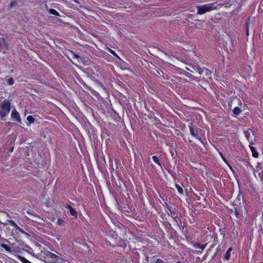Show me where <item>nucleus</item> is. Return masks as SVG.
Wrapping results in <instances>:
<instances>
[{
	"instance_id": "f257e3e1",
	"label": "nucleus",
	"mask_w": 263,
	"mask_h": 263,
	"mask_svg": "<svg viewBox=\"0 0 263 263\" xmlns=\"http://www.w3.org/2000/svg\"><path fill=\"white\" fill-rule=\"evenodd\" d=\"M189 128L190 134L195 139L199 140L204 146V147H206V145H208V143L206 142H204L202 139L201 136L202 130L198 127L196 125H193L192 122H190L189 123Z\"/></svg>"
},
{
	"instance_id": "f03ea898",
	"label": "nucleus",
	"mask_w": 263,
	"mask_h": 263,
	"mask_svg": "<svg viewBox=\"0 0 263 263\" xmlns=\"http://www.w3.org/2000/svg\"><path fill=\"white\" fill-rule=\"evenodd\" d=\"M11 110L10 102L7 100L3 101L0 104V117L2 120L6 117Z\"/></svg>"
},
{
	"instance_id": "7ed1b4c3",
	"label": "nucleus",
	"mask_w": 263,
	"mask_h": 263,
	"mask_svg": "<svg viewBox=\"0 0 263 263\" xmlns=\"http://www.w3.org/2000/svg\"><path fill=\"white\" fill-rule=\"evenodd\" d=\"M214 5L215 3H213L197 6V9L198 14H203L207 12L217 9V7L214 6Z\"/></svg>"
},
{
	"instance_id": "20e7f679",
	"label": "nucleus",
	"mask_w": 263,
	"mask_h": 263,
	"mask_svg": "<svg viewBox=\"0 0 263 263\" xmlns=\"http://www.w3.org/2000/svg\"><path fill=\"white\" fill-rule=\"evenodd\" d=\"M46 259L49 263H58L59 257L55 254L50 252H48L46 254Z\"/></svg>"
},
{
	"instance_id": "39448f33",
	"label": "nucleus",
	"mask_w": 263,
	"mask_h": 263,
	"mask_svg": "<svg viewBox=\"0 0 263 263\" xmlns=\"http://www.w3.org/2000/svg\"><path fill=\"white\" fill-rule=\"evenodd\" d=\"M11 116L12 118V119L17 123L19 124L22 123V120L20 114L15 109H14L11 111Z\"/></svg>"
},
{
	"instance_id": "423d86ee",
	"label": "nucleus",
	"mask_w": 263,
	"mask_h": 263,
	"mask_svg": "<svg viewBox=\"0 0 263 263\" xmlns=\"http://www.w3.org/2000/svg\"><path fill=\"white\" fill-rule=\"evenodd\" d=\"M66 209H68L70 212V214L73 216H74L76 218H77L78 216V213L74 209H73L72 206L70 204H66V205L65 206Z\"/></svg>"
},
{
	"instance_id": "0eeeda50",
	"label": "nucleus",
	"mask_w": 263,
	"mask_h": 263,
	"mask_svg": "<svg viewBox=\"0 0 263 263\" xmlns=\"http://www.w3.org/2000/svg\"><path fill=\"white\" fill-rule=\"evenodd\" d=\"M206 245H207V243L200 244V243L196 242V243H194L193 247L195 248L200 249L201 250V251H198V252L201 253L202 251L205 249Z\"/></svg>"
},
{
	"instance_id": "6e6552de",
	"label": "nucleus",
	"mask_w": 263,
	"mask_h": 263,
	"mask_svg": "<svg viewBox=\"0 0 263 263\" xmlns=\"http://www.w3.org/2000/svg\"><path fill=\"white\" fill-rule=\"evenodd\" d=\"M232 247L229 248L223 256V259L225 260H229L231 257V252L232 251Z\"/></svg>"
},
{
	"instance_id": "1a4fd4ad",
	"label": "nucleus",
	"mask_w": 263,
	"mask_h": 263,
	"mask_svg": "<svg viewBox=\"0 0 263 263\" xmlns=\"http://www.w3.org/2000/svg\"><path fill=\"white\" fill-rule=\"evenodd\" d=\"M17 258L20 260L23 263H32L28 260H27L25 257L20 255H17L16 256Z\"/></svg>"
},
{
	"instance_id": "9d476101",
	"label": "nucleus",
	"mask_w": 263,
	"mask_h": 263,
	"mask_svg": "<svg viewBox=\"0 0 263 263\" xmlns=\"http://www.w3.org/2000/svg\"><path fill=\"white\" fill-rule=\"evenodd\" d=\"M250 148L252 154V156L254 158H257L258 157V153L255 148L251 145H250Z\"/></svg>"
},
{
	"instance_id": "9b49d317",
	"label": "nucleus",
	"mask_w": 263,
	"mask_h": 263,
	"mask_svg": "<svg viewBox=\"0 0 263 263\" xmlns=\"http://www.w3.org/2000/svg\"><path fill=\"white\" fill-rule=\"evenodd\" d=\"M241 112V109L239 107H235L233 109V112L236 116L239 115Z\"/></svg>"
},
{
	"instance_id": "f8f14e48",
	"label": "nucleus",
	"mask_w": 263,
	"mask_h": 263,
	"mask_svg": "<svg viewBox=\"0 0 263 263\" xmlns=\"http://www.w3.org/2000/svg\"><path fill=\"white\" fill-rule=\"evenodd\" d=\"M0 247L4 248L7 252H11V248L8 245L1 243Z\"/></svg>"
},
{
	"instance_id": "ddd939ff",
	"label": "nucleus",
	"mask_w": 263,
	"mask_h": 263,
	"mask_svg": "<svg viewBox=\"0 0 263 263\" xmlns=\"http://www.w3.org/2000/svg\"><path fill=\"white\" fill-rule=\"evenodd\" d=\"M49 13L53 15L59 16H60V13L55 9H50L48 11Z\"/></svg>"
},
{
	"instance_id": "4468645a",
	"label": "nucleus",
	"mask_w": 263,
	"mask_h": 263,
	"mask_svg": "<svg viewBox=\"0 0 263 263\" xmlns=\"http://www.w3.org/2000/svg\"><path fill=\"white\" fill-rule=\"evenodd\" d=\"M152 159L156 163H157L159 166H160L161 167H162V165L161 163L160 162V160L158 158V157L156 156H152Z\"/></svg>"
},
{
	"instance_id": "2eb2a0df",
	"label": "nucleus",
	"mask_w": 263,
	"mask_h": 263,
	"mask_svg": "<svg viewBox=\"0 0 263 263\" xmlns=\"http://www.w3.org/2000/svg\"><path fill=\"white\" fill-rule=\"evenodd\" d=\"M175 187L179 194L181 195L184 194L183 189L178 184H175Z\"/></svg>"
},
{
	"instance_id": "dca6fc26",
	"label": "nucleus",
	"mask_w": 263,
	"mask_h": 263,
	"mask_svg": "<svg viewBox=\"0 0 263 263\" xmlns=\"http://www.w3.org/2000/svg\"><path fill=\"white\" fill-rule=\"evenodd\" d=\"M57 224L59 226H65V222L61 218H59L57 222Z\"/></svg>"
},
{
	"instance_id": "f3484780",
	"label": "nucleus",
	"mask_w": 263,
	"mask_h": 263,
	"mask_svg": "<svg viewBox=\"0 0 263 263\" xmlns=\"http://www.w3.org/2000/svg\"><path fill=\"white\" fill-rule=\"evenodd\" d=\"M27 120L30 123L34 122V118L32 116H28L27 117Z\"/></svg>"
},
{
	"instance_id": "a211bd4d",
	"label": "nucleus",
	"mask_w": 263,
	"mask_h": 263,
	"mask_svg": "<svg viewBox=\"0 0 263 263\" xmlns=\"http://www.w3.org/2000/svg\"><path fill=\"white\" fill-rule=\"evenodd\" d=\"M234 214L237 218H239V219L240 218V212L236 208H235V209H234Z\"/></svg>"
},
{
	"instance_id": "6ab92c4d",
	"label": "nucleus",
	"mask_w": 263,
	"mask_h": 263,
	"mask_svg": "<svg viewBox=\"0 0 263 263\" xmlns=\"http://www.w3.org/2000/svg\"><path fill=\"white\" fill-rule=\"evenodd\" d=\"M7 83L8 85H12L14 84V80L11 77H10L7 80Z\"/></svg>"
},
{
	"instance_id": "aec40b11",
	"label": "nucleus",
	"mask_w": 263,
	"mask_h": 263,
	"mask_svg": "<svg viewBox=\"0 0 263 263\" xmlns=\"http://www.w3.org/2000/svg\"><path fill=\"white\" fill-rule=\"evenodd\" d=\"M108 51L113 55L115 56L116 57L119 58V57L118 55V54L116 53V52L113 50L112 49H110V48H108Z\"/></svg>"
},
{
	"instance_id": "412c9836",
	"label": "nucleus",
	"mask_w": 263,
	"mask_h": 263,
	"mask_svg": "<svg viewBox=\"0 0 263 263\" xmlns=\"http://www.w3.org/2000/svg\"><path fill=\"white\" fill-rule=\"evenodd\" d=\"M167 210L170 212V214H168L169 215H172L175 212V209H174L172 206L168 207Z\"/></svg>"
},
{
	"instance_id": "4be33fe9",
	"label": "nucleus",
	"mask_w": 263,
	"mask_h": 263,
	"mask_svg": "<svg viewBox=\"0 0 263 263\" xmlns=\"http://www.w3.org/2000/svg\"><path fill=\"white\" fill-rule=\"evenodd\" d=\"M174 221L177 224V225L179 227V224L178 223V220H179V221H181V219L178 217V216H176L175 217V218L173 219Z\"/></svg>"
},
{
	"instance_id": "5701e85b",
	"label": "nucleus",
	"mask_w": 263,
	"mask_h": 263,
	"mask_svg": "<svg viewBox=\"0 0 263 263\" xmlns=\"http://www.w3.org/2000/svg\"><path fill=\"white\" fill-rule=\"evenodd\" d=\"M154 116V114L152 111H149V114L147 115V117L149 119H152V118H153Z\"/></svg>"
},
{
	"instance_id": "b1692460",
	"label": "nucleus",
	"mask_w": 263,
	"mask_h": 263,
	"mask_svg": "<svg viewBox=\"0 0 263 263\" xmlns=\"http://www.w3.org/2000/svg\"><path fill=\"white\" fill-rule=\"evenodd\" d=\"M175 134L177 135V136H180L181 137L183 136V134L179 130H177L176 132H175Z\"/></svg>"
},
{
	"instance_id": "393cba45",
	"label": "nucleus",
	"mask_w": 263,
	"mask_h": 263,
	"mask_svg": "<svg viewBox=\"0 0 263 263\" xmlns=\"http://www.w3.org/2000/svg\"><path fill=\"white\" fill-rule=\"evenodd\" d=\"M248 20L247 21V26H246V34L247 35H249V27H248V21L250 20V18H248Z\"/></svg>"
},
{
	"instance_id": "a878e982",
	"label": "nucleus",
	"mask_w": 263,
	"mask_h": 263,
	"mask_svg": "<svg viewBox=\"0 0 263 263\" xmlns=\"http://www.w3.org/2000/svg\"><path fill=\"white\" fill-rule=\"evenodd\" d=\"M155 263H165L162 259L160 258H157L155 261Z\"/></svg>"
},
{
	"instance_id": "bb28decb",
	"label": "nucleus",
	"mask_w": 263,
	"mask_h": 263,
	"mask_svg": "<svg viewBox=\"0 0 263 263\" xmlns=\"http://www.w3.org/2000/svg\"><path fill=\"white\" fill-rule=\"evenodd\" d=\"M15 5H16V3L15 2H11L9 4V6L10 8H12Z\"/></svg>"
},
{
	"instance_id": "cd10ccee",
	"label": "nucleus",
	"mask_w": 263,
	"mask_h": 263,
	"mask_svg": "<svg viewBox=\"0 0 263 263\" xmlns=\"http://www.w3.org/2000/svg\"><path fill=\"white\" fill-rule=\"evenodd\" d=\"M162 205L166 208L168 209V207H170L171 206L168 205V204L166 202H164Z\"/></svg>"
},
{
	"instance_id": "c85d7f7f",
	"label": "nucleus",
	"mask_w": 263,
	"mask_h": 263,
	"mask_svg": "<svg viewBox=\"0 0 263 263\" xmlns=\"http://www.w3.org/2000/svg\"><path fill=\"white\" fill-rule=\"evenodd\" d=\"M222 159L226 164H227L230 167H231V166L229 165L228 161L227 160V159L226 158V157Z\"/></svg>"
},
{
	"instance_id": "c756f323",
	"label": "nucleus",
	"mask_w": 263,
	"mask_h": 263,
	"mask_svg": "<svg viewBox=\"0 0 263 263\" xmlns=\"http://www.w3.org/2000/svg\"><path fill=\"white\" fill-rule=\"evenodd\" d=\"M229 108L231 109L232 107V101L229 102L228 103Z\"/></svg>"
},
{
	"instance_id": "7c9ffc66",
	"label": "nucleus",
	"mask_w": 263,
	"mask_h": 263,
	"mask_svg": "<svg viewBox=\"0 0 263 263\" xmlns=\"http://www.w3.org/2000/svg\"><path fill=\"white\" fill-rule=\"evenodd\" d=\"M72 58L74 59H78L79 58V56L76 54L73 53Z\"/></svg>"
},
{
	"instance_id": "2f4dec72",
	"label": "nucleus",
	"mask_w": 263,
	"mask_h": 263,
	"mask_svg": "<svg viewBox=\"0 0 263 263\" xmlns=\"http://www.w3.org/2000/svg\"><path fill=\"white\" fill-rule=\"evenodd\" d=\"M237 101L238 102V104L240 105V106H241L242 105V102H241V101L238 99V98H237Z\"/></svg>"
},
{
	"instance_id": "473e14b6",
	"label": "nucleus",
	"mask_w": 263,
	"mask_h": 263,
	"mask_svg": "<svg viewBox=\"0 0 263 263\" xmlns=\"http://www.w3.org/2000/svg\"><path fill=\"white\" fill-rule=\"evenodd\" d=\"M171 216L173 219L175 218V217L177 216V215H176L175 212L172 215H171Z\"/></svg>"
},
{
	"instance_id": "72a5a7b5",
	"label": "nucleus",
	"mask_w": 263,
	"mask_h": 263,
	"mask_svg": "<svg viewBox=\"0 0 263 263\" xmlns=\"http://www.w3.org/2000/svg\"><path fill=\"white\" fill-rule=\"evenodd\" d=\"M194 147H195L197 148H199L200 151H201V148L198 146L197 144H194Z\"/></svg>"
},
{
	"instance_id": "f704fd0d",
	"label": "nucleus",
	"mask_w": 263,
	"mask_h": 263,
	"mask_svg": "<svg viewBox=\"0 0 263 263\" xmlns=\"http://www.w3.org/2000/svg\"><path fill=\"white\" fill-rule=\"evenodd\" d=\"M218 153H219V154L220 157H221L222 155H223L222 153L220 152L219 150L218 151Z\"/></svg>"
},
{
	"instance_id": "c9c22d12",
	"label": "nucleus",
	"mask_w": 263,
	"mask_h": 263,
	"mask_svg": "<svg viewBox=\"0 0 263 263\" xmlns=\"http://www.w3.org/2000/svg\"><path fill=\"white\" fill-rule=\"evenodd\" d=\"M198 72H199V73L200 74H202V71L200 70H199V69L198 68Z\"/></svg>"
},
{
	"instance_id": "e433bc0d",
	"label": "nucleus",
	"mask_w": 263,
	"mask_h": 263,
	"mask_svg": "<svg viewBox=\"0 0 263 263\" xmlns=\"http://www.w3.org/2000/svg\"><path fill=\"white\" fill-rule=\"evenodd\" d=\"M11 223L17 227V225L15 223V222L14 221H11Z\"/></svg>"
},
{
	"instance_id": "4c0bfd02",
	"label": "nucleus",
	"mask_w": 263,
	"mask_h": 263,
	"mask_svg": "<svg viewBox=\"0 0 263 263\" xmlns=\"http://www.w3.org/2000/svg\"><path fill=\"white\" fill-rule=\"evenodd\" d=\"M220 157L221 158V159H223L224 158H225V157H224L223 155H222V156L221 157Z\"/></svg>"
},
{
	"instance_id": "58836bf2",
	"label": "nucleus",
	"mask_w": 263,
	"mask_h": 263,
	"mask_svg": "<svg viewBox=\"0 0 263 263\" xmlns=\"http://www.w3.org/2000/svg\"><path fill=\"white\" fill-rule=\"evenodd\" d=\"M145 108H146V109L147 111H149V109H148V108H147V106H145Z\"/></svg>"
},
{
	"instance_id": "ea45409f",
	"label": "nucleus",
	"mask_w": 263,
	"mask_h": 263,
	"mask_svg": "<svg viewBox=\"0 0 263 263\" xmlns=\"http://www.w3.org/2000/svg\"><path fill=\"white\" fill-rule=\"evenodd\" d=\"M246 137L247 138H248V137H249V135H248L247 134H246Z\"/></svg>"
},
{
	"instance_id": "a19ab883",
	"label": "nucleus",
	"mask_w": 263,
	"mask_h": 263,
	"mask_svg": "<svg viewBox=\"0 0 263 263\" xmlns=\"http://www.w3.org/2000/svg\"><path fill=\"white\" fill-rule=\"evenodd\" d=\"M205 69H206V70H207L209 72V70L208 69L206 68Z\"/></svg>"
}]
</instances>
